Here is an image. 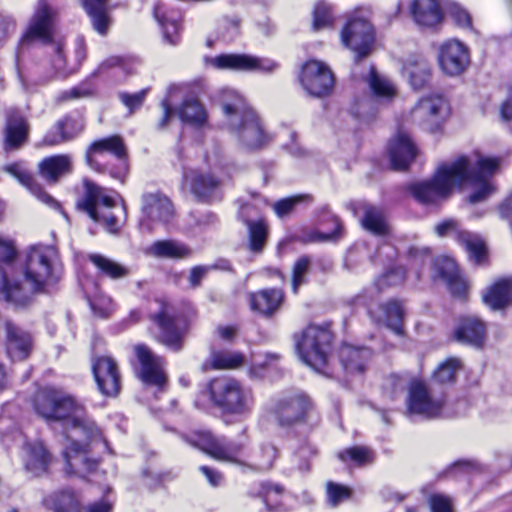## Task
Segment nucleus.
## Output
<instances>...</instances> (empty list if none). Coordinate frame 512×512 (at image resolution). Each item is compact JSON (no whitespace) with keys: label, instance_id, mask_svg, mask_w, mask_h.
<instances>
[{"label":"nucleus","instance_id":"obj_51","mask_svg":"<svg viewBox=\"0 0 512 512\" xmlns=\"http://www.w3.org/2000/svg\"><path fill=\"white\" fill-rule=\"evenodd\" d=\"M337 456L344 463L351 461L358 466L370 464L374 460L373 451L366 446H353L346 448L340 451Z\"/></svg>","mask_w":512,"mask_h":512},{"label":"nucleus","instance_id":"obj_38","mask_svg":"<svg viewBox=\"0 0 512 512\" xmlns=\"http://www.w3.org/2000/svg\"><path fill=\"white\" fill-rule=\"evenodd\" d=\"M28 135V125L18 112H11L8 115L5 128V149H18L26 142Z\"/></svg>","mask_w":512,"mask_h":512},{"label":"nucleus","instance_id":"obj_10","mask_svg":"<svg viewBox=\"0 0 512 512\" xmlns=\"http://www.w3.org/2000/svg\"><path fill=\"white\" fill-rule=\"evenodd\" d=\"M450 104L440 94L422 98L413 110V117L419 125L430 133L439 132L450 116Z\"/></svg>","mask_w":512,"mask_h":512},{"label":"nucleus","instance_id":"obj_39","mask_svg":"<svg viewBox=\"0 0 512 512\" xmlns=\"http://www.w3.org/2000/svg\"><path fill=\"white\" fill-rule=\"evenodd\" d=\"M233 71L235 72H273L278 64L268 58H261L249 54L232 53Z\"/></svg>","mask_w":512,"mask_h":512},{"label":"nucleus","instance_id":"obj_62","mask_svg":"<svg viewBox=\"0 0 512 512\" xmlns=\"http://www.w3.org/2000/svg\"><path fill=\"white\" fill-rule=\"evenodd\" d=\"M188 225L191 229L205 230L209 226L213 225L217 221V217L214 213L208 211L203 214H197L190 212L188 216Z\"/></svg>","mask_w":512,"mask_h":512},{"label":"nucleus","instance_id":"obj_21","mask_svg":"<svg viewBox=\"0 0 512 512\" xmlns=\"http://www.w3.org/2000/svg\"><path fill=\"white\" fill-rule=\"evenodd\" d=\"M183 180L186 185H189L190 191L196 200L202 203H211L215 199L216 191L220 185L217 177L198 170L185 171Z\"/></svg>","mask_w":512,"mask_h":512},{"label":"nucleus","instance_id":"obj_61","mask_svg":"<svg viewBox=\"0 0 512 512\" xmlns=\"http://www.w3.org/2000/svg\"><path fill=\"white\" fill-rule=\"evenodd\" d=\"M17 251L12 240L0 236V269L7 272L3 265H11L16 259Z\"/></svg>","mask_w":512,"mask_h":512},{"label":"nucleus","instance_id":"obj_3","mask_svg":"<svg viewBox=\"0 0 512 512\" xmlns=\"http://www.w3.org/2000/svg\"><path fill=\"white\" fill-rule=\"evenodd\" d=\"M221 107L229 131L238 139L243 148L256 150L268 141L260 120L246 100L236 91L222 92Z\"/></svg>","mask_w":512,"mask_h":512},{"label":"nucleus","instance_id":"obj_2","mask_svg":"<svg viewBox=\"0 0 512 512\" xmlns=\"http://www.w3.org/2000/svg\"><path fill=\"white\" fill-rule=\"evenodd\" d=\"M78 432L83 439L73 440L66 435L69 446H66V474L81 475L92 473L99 466V460L88 456L92 444L102 443L111 452L108 442L101 429L88 416L84 403L74 395L66 394V430Z\"/></svg>","mask_w":512,"mask_h":512},{"label":"nucleus","instance_id":"obj_11","mask_svg":"<svg viewBox=\"0 0 512 512\" xmlns=\"http://www.w3.org/2000/svg\"><path fill=\"white\" fill-rule=\"evenodd\" d=\"M191 446L196 447L211 457L231 463L241 464L237 455L244 449L242 442L227 441L225 438H216L210 432H197L192 436L184 437Z\"/></svg>","mask_w":512,"mask_h":512},{"label":"nucleus","instance_id":"obj_27","mask_svg":"<svg viewBox=\"0 0 512 512\" xmlns=\"http://www.w3.org/2000/svg\"><path fill=\"white\" fill-rule=\"evenodd\" d=\"M257 214V209L250 204L243 205L239 211L240 218L248 228L249 248L256 253L263 250L268 234L267 226L262 219H251V216Z\"/></svg>","mask_w":512,"mask_h":512},{"label":"nucleus","instance_id":"obj_28","mask_svg":"<svg viewBox=\"0 0 512 512\" xmlns=\"http://www.w3.org/2000/svg\"><path fill=\"white\" fill-rule=\"evenodd\" d=\"M142 213L151 221L169 222L174 214L173 204L161 193H146L142 196Z\"/></svg>","mask_w":512,"mask_h":512},{"label":"nucleus","instance_id":"obj_7","mask_svg":"<svg viewBox=\"0 0 512 512\" xmlns=\"http://www.w3.org/2000/svg\"><path fill=\"white\" fill-rule=\"evenodd\" d=\"M210 396L217 407L238 416L250 414L254 406L252 390L233 378H221L212 381Z\"/></svg>","mask_w":512,"mask_h":512},{"label":"nucleus","instance_id":"obj_57","mask_svg":"<svg viewBox=\"0 0 512 512\" xmlns=\"http://www.w3.org/2000/svg\"><path fill=\"white\" fill-rule=\"evenodd\" d=\"M317 455V449L310 443H303L299 446L294 454L297 461V469L300 472H308L310 470V459Z\"/></svg>","mask_w":512,"mask_h":512},{"label":"nucleus","instance_id":"obj_24","mask_svg":"<svg viewBox=\"0 0 512 512\" xmlns=\"http://www.w3.org/2000/svg\"><path fill=\"white\" fill-rule=\"evenodd\" d=\"M392 169L405 170L416 156V146L409 134L399 131L388 146Z\"/></svg>","mask_w":512,"mask_h":512},{"label":"nucleus","instance_id":"obj_14","mask_svg":"<svg viewBox=\"0 0 512 512\" xmlns=\"http://www.w3.org/2000/svg\"><path fill=\"white\" fill-rule=\"evenodd\" d=\"M445 407V397L436 396L431 388L417 382L411 385L407 399L409 414L421 415L426 419L442 417Z\"/></svg>","mask_w":512,"mask_h":512},{"label":"nucleus","instance_id":"obj_17","mask_svg":"<svg viewBox=\"0 0 512 512\" xmlns=\"http://www.w3.org/2000/svg\"><path fill=\"white\" fill-rule=\"evenodd\" d=\"M92 373L101 394L115 397L121 389V377L117 363L109 356H95L92 359Z\"/></svg>","mask_w":512,"mask_h":512},{"label":"nucleus","instance_id":"obj_6","mask_svg":"<svg viewBox=\"0 0 512 512\" xmlns=\"http://www.w3.org/2000/svg\"><path fill=\"white\" fill-rule=\"evenodd\" d=\"M270 412L276 425L284 430L300 425L315 427L320 423V416L313 400L304 393L275 399Z\"/></svg>","mask_w":512,"mask_h":512},{"label":"nucleus","instance_id":"obj_43","mask_svg":"<svg viewBox=\"0 0 512 512\" xmlns=\"http://www.w3.org/2000/svg\"><path fill=\"white\" fill-rule=\"evenodd\" d=\"M362 226L367 231L377 236H384L389 233V225L383 211L372 205H363Z\"/></svg>","mask_w":512,"mask_h":512},{"label":"nucleus","instance_id":"obj_49","mask_svg":"<svg viewBox=\"0 0 512 512\" xmlns=\"http://www.w3.org/2000/svg\"><path fill=\"white\" fill-rule=\"evenodd\" d=\"M213 369H234L242 366L245 356L240 352L216 351L210 356Z\"/></svg>","mask_w":512,"mask_h":512},{"label":"nucleus","instance_id":"obj_63","mask_svg":"<svg viewBox=\"0 0 512 512\" xmlns=\"http://www.w3.org/2000/svg\"><path fill=\"white\" fill-rule=\"evenodd\" d=\"M334 229L331 232L313 231L306 235L304 242H325L338 239L341 232V223L337 217H333Z\"/></svg>","mask_w":512,"mask_h":512},{"label":"nucleus","instance_id":"obj_16","mask_svg":"<svg viewBox=\"0 0 512 512\" xmlns=\"http://www.w3.org/2000/svg\"><path fill=\"white\" fill-rule=\"evenodd\" d=\"M438 63L447 76H459L470 65L468 47L456 39H450L439 46Z\"/></svg>","mask_w":512,"mask_h":512},{"label":"nucleus","instance_id":"obj_12","mask_svg":"<svg viewBox=\"0 0 512 512\" xmlns=\"http://www.w3.org/2000/svg\"><path fill=\"white\" fill-rule=\"evenodd\" d=\"M343 45L355 53V60L367 57L374 44L373 27L361 17L350 18L341 31Z\"/></svg>","mask_w":512,"mask_h":512},{"label":"nucleus","instance_id":"obj_53","mask_svg":"<svg viewBox=\"0 0 512 512\" xmlns=\"http://www.w3.org/2000/svg\"><path fill=\"white\" fill-rule=\"evenodd\" d=\"M461 369V361L457 358H449L441 363L433 374L434 379L442 384L452 383L456 373Z\"/></svg>","mask_w":512,"mask_h":512},{"label":"nucleus","instance_id":"obj_47","mask_svg":"<svg viewBox=\"0 0 512 512\" xmlns=\"http://www.w3.org/2000/svg\"><path fill=\"white\" fill-rule=\"evenodd\" d=\"M38 172L48 183H56L64 173V156L56 155L43 159Z\"/></svg>","mask_w":512,"mask_h":512},{"label":"nucleus","instance_id":"obj_40","mask_svg":"<svg viewBox=\"0 0 512 512\" xmlns=\"http://www.w3.org/2000/svg\"><path fill=\"white\" fill-rule=\"evenodd\" d=\"M53 462L50 452L42 444H34L27 448L25 467L34 476L46 473Z\"/></svg>","mask_w":512,"mask_h":512},{"label":"nucleus","instance_id":"obj_34","mask_svg":"<svg viewBox=\"0 0 512 512\" xmlns=\"http://www.w3.org/2000/svg\"><path fill=\"white\" fill-rule=\"evenodd\" d=\"M148 253L156 258L183 260L193 255V249L177 240H158L151 244Z\"/></svg>","mask_w":512,"mask_h":512},{"label":"nucleus","instance_id":"obj_41","mask_svg":"<svg viewBox=\"0 0 512 512\" xmlns=\"http://www.w3.org/2000/svg\"><path fill=\"white\" fill-rule=\"evenodd\" d=\"M87 259L95 266L100 276L118 280L129 274L127 267L103 254L90 253Z\"/></svg>","mask_w":512,"mask_h":512},{"label":"nucleus","instance_id":"obj_31","mask_svg":"<svg viewBox=\"0 0 512 512\" xmlns=\"http://www.w3.org/2000/svg\"><path fill=\"white\" fill-rule=\"evenodd\" d=\"M410 13L415 23L421 27L432 28L443 20L441 8L436 0H413Z\"/></svg>","mask_w":512,"mask_h":512},{"label":"nucleus","instance_id":"obj_48","mask_svg":"<svg viewBox=\"0 0 512 512\" xmlns=\"http://www.w3.org/2000/svg\"><path fill=\"white\" fill-rule=\"evenodd\" d=\"M93 294L86 295V299L94 316L108 318L114 311L113 300L100 290H93Z\"/></svg>","mask_w":512,"mask_h":512},{"label":"nucleus","instance_id":"obj_52","mask_svg":"<svg viewBox=\"0 0 512 512\" xmlns=\"http://www.w3.org/2000/svg\"><path fill=\"white\" fill-rule=\"evenodd\" d=\"M400 256L406 260L410 269L419 270L430 259L431 251L426 246L409 245L400 252Z\"/></svg>","mask_w":512,"mask_h":512},{"label":"nucleus","instance_id":"obj_33","mask_svg":"<svg viewBox=\"0 0 512 512\" xmlns=\"http://www.w3.org/2000/svg\"><path fill=\"white\" fill-rule=\"evenodd\" d=\"M482 298L490 309H504L512 303V278L496 281L483 292Z\"/></svg>","mask_w":512,"mask_h":512},{"label":"nucleus","instance_id":"obj_30","mask_svg":"<svg viewBox=\"0 0 512 512\" xmlns=\"http://www.w3.org/2000/svg\"><path fill=\"white\" fill-rule=\"evenodd\" d=\"M4 171L16 178L23 186H25L31 194L43 203L50 206H57L60 208V204L57 203L50 195H48L37 182L34 176L28 171L23 163H12L6 165Z\"/></svg>","mask_w":512,"mask_h":512},{"label":"nucleus","instance_id":"obj_36","mask_svg":"<svg viewBox=\"0 0 512 512\" xmlns=\"http://www.w3.org/2000/svg\"><path fill=\"white\" fill-rule=\"evenodd\" d=\"M283 301V293L279 289H264L250 296V305L252 310L257 311L265 317H270L276 313Z\"/></svg>","mask_w":512,"mask_h":512},{"label":"nucleus","instance_id":"obj_25","mask_svg":"<svg viewBox=\"0 0 512 512\" xmlns=\"http://www.w3.org/2000/svg\"><path fill=\"white\" fill-rule=\"evenodd\" d=\"M369 314L378 324L385 325L398 335L402 333L405 309L401 301L391 299L371 308Z\"/></svg>","mask_w":512,"mask_h":512},{"label":"nucleus","instance_id":"obj_37","mask_svg":"<svg viewBox=\"0 0 512 512\" xmlns=\"http://www.w3.org/2000/svg\"><path fill=\"white\" fill-rule=\"evenodd\" d=\"M153 15L162 28L164 39L171 45H177L180 40L178 13H167L166 6L158 2L154 5Z\"/></svg>","mask_w":512,"mask_h":512},{"label":"nucleus","instance_id":"obj_23","mask_svg":"<svg viewBox=\"0 0 512 512\" xmlns=\"http://www.w3.org/2000/svg\"><path fill=\"white\" fill-rule=\"evenodd\" d=\"M433 278L443 280L450 292L455 296H463L466 293V283L460 277L455 261L447 256H439L432 261Z\"/></svg>","mask_w":512,"mask_h":512},{"label":"nucleus","instance_id":"obj_19","mask_svg":"<svg viewBox=\"0 0 512 512\" xmlns=\"http://www.w3.org/2000/svg\"><path fill=\"white\" fill-rule=\"evenodd\" d=\"M32 406L35 413L47 422L64 417V395L52 387L39 389L32 399Z\"/></svg>","mask_w":512,"mask_h":512},{"label":"nucleus","instance_id":"obj_20","mask_svg":"<svg viewBox=\"0 0 512 512\" xmlns=\"http://www.w3.org/2000/svg\"><path fill=\"white\" fill-rule=\"evenodd\" d=\"M134 350L140 363L138 372L139 379L146 385L162 387L166 382V376L163 371V359L152 353L150 349L143 344L135 346Z\"/></svg>","mask_w":512,"mask_h":512},{"label":"nucleus","instance_id":"obj_60","mask_svg":"<svg viewBox=\"0 0 512 512\" xmlns=\"http://www.w3.org/2000/svg\"><path fill=\"white\" fill-rule=\"evenodd\" d=\"M148 88L142 89L136 93H127V92H120L119 93V99L125 105L130 114H132L135 110L139 109L147 96Z\"/></svg>","mask_w":512,"mask_h":512},{"label":"nucleus","instance_id":"obj_29","mask_svg":"<svg viewBox=\"0 0 512 512\" xmlns=\"http://www.w3.org/2000/svg\"><path fill=\"white\" fill-rule=\"evenodd\" d=\"M372 354V350L368 347L343 344L339 350V359L346 373L361 374L366 370Z\"/></svg>","mask_w":512,"mask_h":512},{"label":"nucleus","instance_id":"obj_54","mask_svg":"<svg viewBox=\"0 0 512 512\" xmlns=\"http://www.w3.org/2000/svg\"><path fill=\"white\" fill-rule=\"evenodd\" d=\"M406 274L407 270L402 266L391 268L376 278L375 285L378 290H383L384 288L390 286L400 285L405 281Z\"/></svg>","mask_w":512,"mask_h":512},{"label":"nucleus","instance_id":"obj_18","mask_svg":"<svg viewBox=\"0 0 512 512\" xmlns=\"http://www.w3.org/2000/svg\"><path fill=\"white\" fill-rule=\"evenodd\" d=\"M158 303L159 310L150 314V320L159 327L161 342L170 349L179 351L182 348L184 330L177 325L172 307L163 301Z\"/></svg>","mask_w":512,"mask_h":512},{"label":"nucleus","instance_id":"obj_13","mask_svg":"<svg viewBox=\"0 0 512 512\" xmlns=\"http://www.w3.org/2000/svg\"><path fill=\"white\" fill-rule=\"evenodd\" d=\"M54 35L55 13L46 0H39L19 44L24 46L35 40L50 44L53 42Z\"/></svg>","mask_w":512,"mask_h":512},{"label":"nucleus","instance_id":"obj_5","mask_svg":"<svg viewBox=\"0 0 512 512\" xmlns=\"http://www.w3.org/2000/svg\"><path fill=\"white\" fill-rule=\"evenodd\" d=\"M293 340L302 362L315 371L328 375L324 369L328 364L333 342L329 325L310 324L300 333H295Z\"/></svg>","mask_w":512,"mask_h":512},{"label":"nucleus","instance_id":"obj_55","mask_svg":"<svg viewBox=\"0 0 512 512\" xmlns=\"http://www.w3.org/2000/svg\"><path fill=\"white\" fill-rule=\"evenodd\" d=\"M310 266L311 258L307 255L301 256L294 263L292 271V289L294 293H297L299 287L306 283V275Z\"/></svg>","mask_w":512,"mask_h":512},{"label":"nucleus","instance_id":"obj_32","mask_svg":"<svg viewBox=\"0 0 512 512\" xmlns=\"http://www.w3.org/2000/svg\"><path fill=\"white\" fill-rule=\"evenodd\" d=\"M454 337L460 343L481 347L485 339V325L474 317L460 318Z\"/></svg>","mask_w":512,"mask_h":512},{"label":"nucleus","instance_id":"obj_15","mask_svg":"<svg viewBox=\"0 0 512 512\" xmlns=\"http://www.w3.org/2000/svg\"><path fill=\"white\" fill-rule=\"evenodd\" d=\"M300 82L310 96L322 98L332 93L335 78L324 62L309 60L302 66Z\"/></svg>","mask_w":512,"mask_h":512},{"label":"nucleus","instance_id":"obj_50","mask_svg":"<svg viewBox=\"0 0 512 512\" xmlns=\"http://www.w3.org/2000/svg\"><path fill=\"white\" fill-rule=\"evenodd\" d=\"M368 84L373 95L378 99H392L395 96V87L393 84L377 74L374 67H371L368 77Z\"/></svg>","mask_w":512,"mask_h":512},{"label":"nucleus","instance_id":"obj_44","mask_svg":"<svg viewBox=\"0 0 512 512\" xmlns=\"http://www.w3.org/2000/svg\"><path fill=\"white\" fill-rule=\"evenodd\" d=\"M284 487L272 482H263L260 485L258 497L262 499L268 512H286L287 508L281 501Z\"/></svg>","mask_w":512,"mask_h":512},{"label":"nucleus","instance_id":"obj_35","mask_svg":"<svg viewBox=\"0 0 512 512\" xmlns=\"http://www.w3.org/2000/svg\"><path fill=\"white\" fill-rule=\"evenodd\" d=\"M403 73L414 89H421L431 78V67L424 57L413 55L405 61Z\"/></svg>","mask_w":512,"mask_h":512},{"label":"nucleus","instance_id":"obj_4","mask_svg":"<svg viewBox=\"0 0 512 512\" xmlns=\"http://www.w3.org/2000/svg\"><path fill=\"white\" fill-rule=\"evenodd\" d=\"M463 177L461 162L444 163L430 180L410 185L409 191L423 205H439L451 196L454 188L461 186Z\"/></svg>","mask_w":512,"mask_h":512},{"label":"nucleus","instance_id":"obj_64","mask_svg":"<svg viewBox=\"0 0 512 512\" xmlns=\"http://www.w3.org/2000/svg\"><path fill=\"white\" fill-rule=\"evenodd\" d=\"M305 198H308V196L299 195L279 200L273 205L274 211L279 217H284L288 215L294 209V207L302 202Z\"/></svg>","mask_w":512,"mask_h":512},{"label":"nucleus","instance_id":"obj_46","mask_svg":"<svg viewBox=\"0 0 512 512\" xmlns=\"http://www.w3.org/2000/svg\"><path fill=\"white\" fill-rule=\"evenodd\" d=\"M457 241L466 249L470 257L480 264L486 254V247L479 235L465 231L457 234Z\"/></svg>","mask_w":512,"mask_h":512},{"label":"nucleus","instance_id":"obj_1","mask_svg":"<svg viewBox=\"0 0 512 512\" xmlns=\"http://www.w3.org/2000/svg\"><path fill=\"white\" fill-rule=\"evenodd\" d=\"M60 264V252L53 245L35 244L26 249L23 274L26 284L10 279L0 269V301L23 307L30 303L36 292L55 282V272Z\"/></svg>","mask_w":512,"mask_h":512},{"label":"nucleus","instance_id":"obj_8","mask_svg":"<svg viewBox=\"0 0 512 512\" xmlns=\"http://www.w3.org/2000/svg\"><path fill=\"white\" fill-rule=\"evenodd\" d=\"M84 193L76 202L78 210L86 212L97 223L102 224L109 233L117 234L120 231L118 219L111 212L115 201L103 194V188L88 179L83 181Z\"/></svg>","mask_w":512,"mask_h":512},{"label":"nucleus","instance_id":"obj_56","mask_svg":"<svg viewBox=\"0 0 512 512\" xmlns=\"http://www.w3.org/2000/svg\"><path fill=\"white\" fill-rule=\"evenodd\" d=\"M327 503L330 507H337L340 503L350 499L352 491L350 488L334 483L328 482L326 485Z\"/></svg>","mask_w":512,"mask_h":512},{"label":"nucleus","instance_id":"obj_42","mask_svg":"<svg viewBox=\"0 0 512 512\" xmlns=\"http://www.w3.org/2000/svg\"><path fill=\"white\" fill-rule=\"evenodd\" d=\"M84 9L91 18L93 28L101 35H105L109 27L107 15V0H81Z\"/></svg>","mask_w":512,"mask_h":512},{"label":"nucleus","instance_id":"obj_26","mask_svg":"<svg viewBox=\"0 0 512 512\" xmlns=\"http://www.w3.org/2000/svg\"><path fill=\"white\" fill-rule=\"evenodd\" d=\"M7 352L13 360L26 359L32 350L31 335L11 321L5 322Z\"/></svg>","mask_w":512,"mask_h":512},{"label":"nucleus","instance_id":"obj_9","mask_svg":"<svg viewBox=\"0 0 512 512\" xmlns=\"http://www.w3.org/2000/svg\"><path fill=\"white\" fill-rule=\"evenodd\" d=\"M104 153H110L118 160L117 166L109 170L110 175L120 180L122 183L129 172V164L127 161V148L124 144L122 137L119 135H112L94 141L86 151V162L88 166L98 172H105L108 168L101 165L96 156Z\"/></svg>","mask_w":512,"mask_h":512},{"label":"nucleus","instance_id":"obj_22","mask_svg":"<svg viewBox=\"0 0 512 512\" xmlns=\"http://www.w3.org/2000/svg\"><path fill=\"white\" fill-rule=\"evenodd\" d=\"M461 162L464 177L461 180V186L466 182L488 181L499 167V160L477 155V159L473 165L468 156L461 155L450 163Z\"/></svg>","mask_w":512,"mask_h":512},{"label":"nucleus","instance_id":"obj_59","mask_svg":"<svg viewBox=\"0 0 512 512\" xmlns=\"http://www.w3.org/2000/svg\"><path fill=\"white\" fill-rule=\"evenodd\" d=\"M448 15L456 25L464 29L472 30V18L470 13L458 3H451L447 8Z\"/></svg>","mask_w":512,"mask_h":512},{"label":"nucleus","instance_id":"obj_58","mask_svg":"<svg viewBox=\"0 0 512 512\" xmlns=\"http://www.w3.org/2000/svg\"><path fill=\"white\" fill-rule=\"evenodd\" d=\"M332 20L331 7L325 2H318L313 11V29L326 28L331 25Z\"/></svg>","mask_w":512,"mask_h":512},{"label":"nucleus","instance_id":"obj_45","mask_svg":"<svg viewBox=\"0 0 512 512\" xmlns=\"http://www.w3.org/2000/svg\"><path fill=\"white\" fill-rule=\"evenodd\" d=\"M179 118L194 126H202L207 120V113L195 98H187L178 109Z\"/></svg>","mask_w":512,"mask_h":512}]
</instances>
